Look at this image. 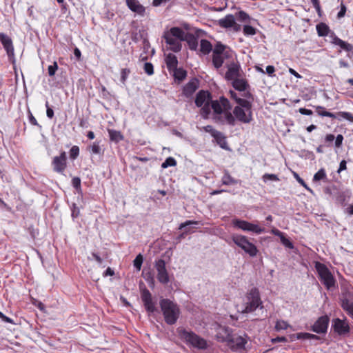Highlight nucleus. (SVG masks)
<instances>
[{"mask_svg": "<svg viewBox=\"0 0 353 353\" xmlns=\"http://www.w3.org/2000/svg\"><path fill=\"white\" fill-rule=\"evenodd\" d=\"M239 105L232 110L229 100L220 97V101L213 104L212 120L221 125L234 126L236 121L242 123H250L252 118V102L250 100H239Z\"/></svg>", "mask_w": 353, "mask_h": 353, "instance_id": "1", "label": "nucleus"}, {"mask_svg": "<svg viewBox=\"0 0 353 353\" xmlns=\"http://www.w3.org/2000/svg\"><path fill=\"white\" fill-rule=\"evenodd\" d=\"M216 338L220 341H226L232 350L240 352L245 350L247 343L243 336L232 334L231 330L227 327H220Z\"/></svg>", "mask_w": 353, "mask_h": 353, "instance_id": "2", "label": "nucleus"}, {"mask_svg": "<svg viewBox=\"0 0 353 353\" xmlns=\"http://www.w3.org/2000/svg\"><path fill=\"white\" fill-rule=\"evenodd\" d=\"M219 99L212 100L211 94L208 91L200 90L196 95L195 104L201 108L200 114L205 119L211 118L212 119L213 104L215 101H219Z\"/></svg>", "mask_w": 353, "mask_h": 353, "instance_id": "3", "label": "nucleus"}, {"mask_svg": "<svg viewBox=\"0 0 353 353\" xmlns=\"http://www.w3.org/2000/svg\"><path fill=\"white\" fill-rule=\"evenodd\" d=\"M179 338L188 345L199 350H206L208 347V342L191 330H188L179 327L176 330Z\"/></svg>", "mask_w": 353, "mask_h": 353, "instance_id": "4", "label": "nucleus"}, {"mask_svg": "<svg viewBox=\"0 0 353 353\" xmlns=\"http://www.w3.org/2000/svg\"><path fill=\"white\" fill-rule=\"evenodd\" d=\"M159 304L165 323L168 325L175 324L181 314L179 305L168 299H161Z\"/></svg>", "mask_w": 353, "mask_h": 353, "instance_id": "5", "label": "nucleus"}, {"mask_svg": "<svg viewBox=\"0 0 353 353\" xmlns=\"http://www.w3.org/2000/svg\"><path fill=\"white\" fill-rule=\"evenodd\" d=\"M183 30L178 27L172 28L169 31L165 32L163 38L172 51L178 52L181 50L182 37Z\"/></svg>", "mask_w": 353, "mask_h": 353, "instance_id": "6", "label": "nucleus"}, {"mask_svg": "<svg viewBox=\"0 0 353 353\" xmlns=\"http://www.w3.org/2000/svg\"><path fill=\"white\" fill-rule=\"evenodd\" d=\"M232 52L221 43H217L212 50V63L214 66L220 68L225 59L232 57Z\"/></svg>", "mask_w": 353, "mask_h": 353, "instance_id": "7", "label": "nucleus"}, {"mask_svg": "<svg viewBox=\"0 0 353 353\" xmlns=\"http://www.w3.org/2000/svg\"><path fill=\"white\" fill-rule=\"evenodd\" d=\"M262 305L259 290L254 288L246 295L242 309L243 313H250Z\"/></svg>", "mask_w": 353, "mask_h": 353, "instance_id": "8", "label": "nucleus"}, {"mask_svg": "<svg viewBox=\"0 0 353 353\" xmlns=\"http://www.w3.org/2000/svg\"><path fill=\"white\" fill-rule=\"evenodd\" d=\"M232 241L250 256H254L258 252L256 247L250 243L245 236L234 234L232 237Z\"/></svg>", "mask_w": 353, "mask_h": 353, "instance_id": "9", "label": "nucleus"}, {"mask_svg": "<svg viewBox=\"0 0 353 353\" xmlns=\"http://www.w3.org/2000/svg\"><path fill=\"white\" fill-rule=\"evenodd\" d=\"M321 281L327 290L335 285V279L327 266H315Z\"/></svg>", "mask_w": 353, "mask_h": 353, "instance_id": "10", "label": "nucleus"}, {"mask_svg": "<svg viewBox=\"0 0 353 353\" xmlns=\"http://www.w3.org/2000/svg\"><path fill=\"white\" fill-rule=\"evenodd\" d=\"M233 223L235 227L245 232H252L257 234L265 232L264 228H262L257 224L250 223L246 221L236 219L234 221Z\"/></svg>", "mask_w": 353, "mask_h": 353, "instance_id": "11", "label": "nucleus"}, {"mask_svg": "<svg viewBox=\"0 0 353 353\" xmlns=\"http://www.w3.org/2000/svg\"><path fill=\"white\" fill-rule=\"evenodd\" d=\"M231 81L232 85L235 90L240 92H243L242 96L244 98L252 99L251 93L248 90V89L250 88L249 83L246 79L244 77V75L233 79Z\"/></svg>", "mask_w": 353, "mask_h": 353, "instance_id": "12", "label": "nucleus"}, {"mask_svg": "<svg viewBox=\"0 0 353 353\" xmlns=\"http://www.w3.org/2000/svg\"><path fill=\"white\" fill-rule=\"evenodd\" d=\"M227 72L225 74V79L228 81H232L241 76H243V72L240 64L236 61H231L226 65Z\"/></svg>", "mask_w": 353, "mask_h": 353, "instance_id": "13", "label": "nucleus"}, {"mask_svg": "<svg viewBox=\"0 0 353 353\" xmlns=\"http://www.w3.org/2000/svg\"><path fill=\"white\" fill-rule=\"evenodd\" d=\"M218 24L223 28H232L234 32H239L241 30V26L236 23L234 17L230 14L220 19Z\"/></svg>", "mask_w": 353, "mask_h": 353, "instance_id": "14", "label": "nucleus"}, {"mask_svg": "<svg viewBox=\"0 0 353 353\" xmlns=\"http://www.w3.org/2000/svg\"><path fill=\"white\" fill-rule=\"evenodd\" d=\"M66 161L65 152H62L59 156L54 157L52 161L53 170L58 173H63L66 168Z\"/></svg>", "mask_w": 353, "mask_h": 353, "instance_id": "15", "label": "nucleus"}, {"mask_svg": "<svg viewBox=\"0 0 353 353\" xmlns=\"http://www.w3.org/2000/svg\"><path fill=\"white\" fill-rule=\"evenodd\" d=\"M330 319L327 316L319 317L312 326L313 332L317 334H323L327 332Z\"/></svg>", "mask_w": 353, "mask_h": 353, "instance_id": "16", "label": "nucleus"}, {"mask_svg": "<svg viewBox=\"0 0 353 353\" xmlns=\"http://www.w3.org/2000/svg\"><path fill=\"white\" fill-rule=\"evenodd\" d=\"M332 327L334 332L340 335L345 334L350 332V327L347 321L339 318L332 321Z\"/></svg>", "mask_w": 353, "mask_h": 353, "instance_id": "17", "label": "nucleus"}, {"mask_svg": "<svg viewBox=\"0 0 353 353\" xmlns=\"http://www.w3.org/2000/svg\"><path fill=\"white\" fill-rule=\"evenodd\" d=\"M141 299L148 312L152 313L155 311L154 303L152 301L151 293L148 290L144 289L141 291Z\"/></svg>", "mask_w": 353, "mask_h": 353, "instance_id": "18", "label": "nucleus"}, {"mask_svg": "<svg viewBox=\"0 0 353 353\" xmlns=\"http://www.w3.org/2000/svg\"><path fill=\"white\" fill-rule=\"evenodd\" d=\"M126 5L133 12L137 13L141 17L145 14V8L141 5L138 0H126Z\"/></svg>", "mask_w": 353, "mask_h": 353, "instance_id": "19", "label": "nucleus"}, {"mask_svg": "<svg viewBox=\"0 0 353 353\" xmlns=\"http://www.w3.org/2000/svg\"><path fill=\"white\" fill-rule=\"evenodd\" d=\"M0 41L6 50L8 57L14 56V48L12 39L6 34L0 33Z\"/></svg>", "mask_w": 353, "mask_h": 353, "instance_id": "20", "label": "nucleus"}, {"mask_svg": "<svg viewBox=\"0 0 353 353\" xmlns=\"http://www.w3.org/2000/svg\"><path fill=\"white\" fill-rule=\"evenodd\" d=\"M157 279L163 283L167 284L171 279L172 276L168 273L165 266H157Z\"/></svg>", "mask_w": 353, "mask_h": 353, "instance_id": "21", "label": "nucleus"}, {"mask_svg": "<svg viewBox=\"0 0 353 353\" xmlns=\"http://www.w3.org/2000/svg\"><path fill=\"white\" fill-rule=\"evenodd\" d=\"M199 87V82L196 79H193L190 81L183 88V94L187 97H191Z\"/></svg>", "mask_w": 353, "mask_h": 353, "instance_id": "22", "label": "nucleus"}, {"mask_svg": "<svg viewBox=\"0 0 353 353\" xmlns=\"http://www.w3.org/2000/svg\"><path fill=\"white\" fill-rule=\"evenodd\" d=\"M182 41H185L188 43L189 48L192 50H196L198 47L197 38L192 34L186 33L183 31V35L182 37Z\"/></svg>", "mask_w": 353, "mask_h": 353, "instance_id": "23", "label": "nucleus"}, {"mask_svg": "<svg viewBox=\"0 0 353 353\" xmlns=\"http://www.w3.org/2000/svg\"><path fill=\"white\" fill-rule=\"evenodd\" d=\"M165 63L168 70L172 72L177 68L178 60L176 57L172 53L168 54L165 57Z\"/></svg>", "mask_w": 353, "mask_h": 353, "instance_id": "24", "label": "nucleus"}, {"mask_svg": "<svg viewBox=\"0 0 353 353\" xmlns=\"http://www.w3.org/2000/svg\"><path fill=\"white\" fill-rule=\"evenodd\" d=\"M332 43L339 46L341 48L347 52H350L353 50V46L352 44L343 41L336 36L334 37Z\"/></svg>", "mask_w": 353, "mask_h": 353, "instance_id": "25", "label": "nucleus"}, {"mask_svg": "<svg viewBox=\"0 0 353 353\" xmlns=\"http://www.w3.org/2000/svg\"><path fill=\"white\" fill-rule=\"evenodd\" d=\"M214 139H215L216 142L217 143L219 146L225 150H229V148L228 146V143L226 141L225 137L223 134L222 132H218L216 135L214 137Z\"/></svg>", "mask_w": 353, "mask_h": 353, "instance_id": "26", "label": "nucleus"}, {"mask_svg": "<svg viewBox=\"0 0 353 353\" xmlns=\"http://www.w3.org/2000/svg\"><path fill=\"white\" fill-rule=\"evenodd\" d=\"M212 50L211 43L206 39H201L200 43V51L203 54H208Z\"/></svg>", "mask_w": 353, "mask_h": 353, "instance_id": "27", "label": "nucleus"}, {"mask_svg": "<svg viewBox=\"0 0 353 353\" xmlns=\"http://www.w3.org/2000/svg\"><path fill=\"white\" fill-rule=\"evenodd\" d=\"M223 185H234L238 183V180L233 178L228 171H225L224 174L221 179Z\"/></svg>", "mask_w": 353, "mask_h": 353, "instance_id": "28", "label": "nucleus"}, {"mask_svg": "<svg viewBox=\"0 0 353 353\" xmlns=\"http://www.w3.org/2000/svg\"><path fill=\"white\" fill-rule=\"evenodd\" d=\"M341 307L350 316L353 317V302L345 299L342 301Z\"/></svg>", "mask_w": 353, "mask_h": 353, "instance_id": "29", "label": "nucleus"}, {"mask_svg": "<svg viewBox=\"0 0 353 353\" xmlns=\"http://www.w3.org/2000/svg\"><path fill=\"white\" fill-rule=\"evenodd\" d=\"M316 31L320 37L327 36L329 33L330 29L329 27L323 23H321L316 25Z\"/></svg>", "mask_w": 353, "mask_h": 353, "instance_id": "30", "label": "nucleus"}, {"mask_svg": "<svg viewBox=\"0 0 353 353\" xmlns=\"http://www.w3.org/2000/svg\"><path fill=\"white\" fill-rule=\"evenodd\" d=\"M172 72H173V75L175 79H177L178 81L183 80L187 75L186 71L182 68H176V69L172 70Z\"/></svg>", "mask_w": 353, "mask_h": 353, "instance_id": "31", "label": "nucleus"}, {"mask_svg": "<svg viewBox=\"0 0 353 353\" xmlns=\"http://www.w3.org/2000/svg\"><path fill=\"white\" fill-rule=\"evenodd\" d=\"M108 133H109L110 139L115 142H119V141L123 140V135L119 131L114 130H109Z\"/></svg>", "mask_w": 353, "mask_h": 353, "instance_id": "32", "label": "nucleus"}, {"mask_svg": "<svg viewBox=\"0 0 353 353\" xmlns=\"http://www.w3.org/2000/svg\"><path fill=\"white\" fill-rule=\"evenodd\" d=\"M316 112H317V114L321 117H330V118H337L338 119V113L336 114H334V113L324 110V108H323L321 106H318L316 108Z\"/></svg>", "mask_w": 353, "mask_h": 353, "instance_id": "33", "label": "nucleus"}, {"mask_svg": "<svg viewBox=\"0 0 353 353\" xmlns=\"http://www.w3.org/2000/svg\"><path fill=\"white\" fill-rule=\"evenodd\" d=\"M243 32L245 36H253L256 33V29L249 25H245Z\"/></svg>", "mask_w": 353, "mask_h": 353, "instance_id": "34", "label": "nucleus"}, {"mask_svg": "<svg viewBox=\"0 0 353 353\" xmlns=\"http://www.w3.org/2000/svg\"><path fill=\"white\" fill-rule=\"evenodd\" d=\"M345 119L353 122V114L348 112H338V119Z\"/></svg>", "mask_w": 353, "mask_h": 353, "instance_id": "35", "label": "nucleus"}, {"mask_svg": "<svg viewBox=\"0 0 353 353\" xmlns=\"http://www.w3.org/2000/svg\"><path fill=\"white\" fill-rule=\"evenodd\" d=\"M176 165V161L173 157H168L165 161L161 164L162 168H167L171 166H175Z\"/></svg>", "mask_w": 353, "mask_h": 353, "instance_id": "36", "label": "nucleus"}, {"mask_svg": "<svg viewBox=\"0 0 353 353\" xmlns=\"http://www.w3.org/2000/svg\"><path fill=\"white\" fill-rule=\"evenodd\" d=\"M90 152L94 154H103L102 149L98 142H94L92 145L90 146Z\"/></svg>", "mask_w": 353, "mask_h": 353, "instance_id": "37", "label": "nucleus"}, {"mask_svg": "<svg viewBox=\"0 0 353 353\" xmlns=\"http://www.w3.org/2000/svg\"><path fill=\"white\" fill-rule=\"evenodd\" d=\"M326 173L323 168L320 169L313 177V181H318L326 179Z\"/></svg>", "mask_w": 353, "mask_h": 353, "instance_id": "38", "label": "nucleus"}, {"mask_svg": "<svg viewBox=\"0 0 353 353\" xmlns=\"http://www.w3.org/2000/svg\"><path fill=\"white\" fill-rule=\"evenodd\" d=\"M130 73V70L128 68H123L121 70L120 81L123 85H125V81Z\"/></svg>", "mask_w": 353, "mask_h": 353, "instance_id": "39", "label": "nucleus"}, {"mask_svg": "<svg viewBox=\"0 0 353 353\" xmlns=\"http://www.w3.org/2000/svg\"><path fill=\"white\" fill-rule=\"evenodd\" d=\"M289 326V324L285 321H277L275 325V329L276 330H286Z\"/></svg>", "mask_w": 353, "mask_h": 353, "instance_id": "40", "label": "nucleus"}, {"mask_svg": "<svg viewBox=\"0 0 353 353\" xmlns=\"http://www.w3.org/2000/svg\"><path fill=\"white\" fill-rule=\"evenodd\" d=\"M79 154V148L77 145H74L70 150V157L72 159H75Z\"/></svg>", "mask_w": 353, "mask_h": 353, "instance_id": "41", "label": "nucleus"}, {"mask_svg": "<svg viewBox=\"0 0 353 353\" xmlns=\"http://www.w3.org/2000/svg\"><path fill=\"white\" fill-rule=\"evenodd\" d=\"M144 71L148 75H152L154 73L153 65L151 63L146 62L144 63Z\"/></svg>", "mask_w": 353, "mask_h": 353, "instance_id": "42", "label": "nucleus"}, {"mask_svg": "<svg viewBox=\"0 0 353 353\" xmlns=\"http://www.w3.org/2000/svg\"><path fill=\"white\" fill-rule=\"evenodd\" d=\"M293 175L294 178L296 179V181L303 185L305 189H307L310 192H312V190L307 185V184L305 183L303 179H302L299 175L296 172H293Z\"/></svg>", "mask_w": 353, "mask_h": 353, "instance_id": "43", "label": "nucleus"}, {"mask_svg": "<svg viewBox=\"0 0 353 353\" xmlns=\"http://www.w3.org/2000/svg\"><path fill=\"white\" fill-rule=\"evenodd\" d=\"M57 69H58L57 63L56 61H54L52 65H49L48 68V74L51 77L54 76L55 74V72L57 70Z\"/></svg>", "mask_w": 353, "mask_h": 353, "instance_id": "44", "label": "nucleus"}, {"mask_svg": "<svg viewBox=\"0 0 353 353\" xmlns=\"http://www.w3.org/2000/svg\"><path fill=\"white\" fill-rule=\"evenodd\" d=\"M263 179L264 181H266L267 180H272V181H279V177L277 175L274 174H265L263 176Z\"/></svg>", "mask_w": 353, "mask_h": 353, "instance_id": "45", "label": "nucleus"}, {"mask_svg": "<svg viewBox=\"0 0 353 353\" xmlns=\"http://www.w3.org/2000/svg\"><path fill=\"white\" fill-rule=\"evenodd\" d=\"M343 139H344V138H343V136L342 134H338L336 136V137L334 139V140H335V143H334L335 147L337 148H341Z\"/></svg>", "mask_w": 353, "mask_h": 353, "instance_id": "46", "label": "nucleus"}, {"mask_svg": "<svg viewBox=\"0 0 353 353\" xmlns=\"http://www.w3.org/2000/svg\"><path fill=\"white\" fill-rule=\"evenodd\" d=\"M205 132H209L212 137H214L216 134L219 132L218 130H215L212 125H208L203 128Z\"/></svg>", "mask_w": 353, "mask_h": 353, "instance_id": "47", "label": "nucleus"}, {"mask_svg": "<svg viewBox=\"0 0 353 353\" xmlns=\"http://www.w3.org/2000/svg\"><path fill=\"white\" fill-rule=\"evenodd\" d=\"M229 93H230V97L232 99H233L237 103L238 105H239V100H249L250 99H247V98L242 99V98L239 97L237 94L233 90H230Z\"/></svg>", "mask_w": 353, "mask_h": 353, "instance_id": "48", "label": "nucleus"}, {"mask_svg": "<svg viewBox=\"0 0 353 353\" xmlns=\"http://www.w3.org/2000/svg\"><path fill=\"white\" fill-rule=\"evenodd\" d=\"M280 239H281L282 243L285 247H287L288 248H293L292 243L288 239H287L285 236H284V235L282 236Z\"/></svg>", "mask_w": 353, "mask_h": 353, "instance_id": "49", "label": "nucleus"}, {"mask_svg": "<svg viewBox=\"0 0 353 353\" xmlns=\"http://www.w3.org/2000/svg\"><path fill=\"white\" fill-rule=\"evenodd\" d=\"M72 184L73 185V187L77 189V190H79L81 188V179L79 177H74L72 179Z\"/></svg>", "mask_w": 353, "mask_h": 353, "instance_id": "50", "label": "nucleus"}, {"mask_svg": "<svg viewBox=\"0 0 353 353\" xmlns=\"http://www.w3.org/2000/svg\"><path fill=\"white\" fill-rule=\"evenodd\" d=\"M239 19L243 21L250 19V16L244 11H239L238 13Z\"/></svg>", "mask_w": 353, "mask_h": 353, "instance_id": "51", "label": "nucleus"}, {"mask_svg": "<svg viewBox=\"0 0 353 353\" xmlns=\"http://www.w3.org/2000/svg\"><path fill=\"white\" fill-rule=\"evenodd\" d=\"M198 222L194 221H186L184 223H181L179 225V229L181 230L187 226L192 225H197Z\"/></svg>", "mask_w": 353, "mask_h": 353, "instance_id": "52", "label": "nucleus"}, {"mask_svg": "<svg viewBox=\"0 0 353 353\" xmlns=\"http://www.w3.org/2000/svg\"><path fill=\"white\" fill-rule=\"evenodd\" d=\"M46 114L47 117L50 119H52L54 117V111L53 110L49 107V103L48 101L46 103Z\"/></svg>", "mask_w": 353, "mask_h": 353, "instance_id": "53", "label": "nucleus"}, {"mask_svg": "<svg viewBox=\"0 0 353 353\" xmlns=\"http://www.w3.org/2000/svg\"><path fill=\"white\" fill-rule=\"evenodd\" d=\"M143 261V257L142 254H139L133 261V265H142Z\"/></svg>", "mask_w": 353, "mask_h": 353, "instance_id": "54", "label": "nucleus"}, {"mask_svg": "<svg viewBox=\"0 0 353 353\" xmlns=\"http://www.w3.org/2000/svg\"><path fill=\"white\" fill-rule=\"evenodd\" d=\"M345 12H346V7L344 4H341V10L337 14V17L339 19L343 17L345 14Z\"/></svg>", "mask_w": 353, "mask_h": 353, "instance_id": "55", "label": "nucleus"}, {"mask_svg": "<svg viewBox=\"0 0 353 353\" xmlns=\"http://www.w3.org/2000/svg\"><path fill=\"white\" fill-rule=\"evenodd\" d=\"M335 139V137L334 134H328L325 136V141L328 144V145H330V143H332L333 142V141Z\"/></svg>", "mask_w": 353, "mask_h": 353, "instance_id": "56", "label": "nucleus"}, {"mask_svg": "<svg viewBox=\"0 0 353 353\" xmlns=\"http://www.w3.org/2000/svg\"><path fill=\"white\" fill-rule=\"evenodd\" d=\"M299 112L301 114H303V115H312V111L311 110L303 108H299Z\"/></svg>", "mask_w": 353, "mask_h": 353, "instance_id": "57", "label": "nucleus"}, {"mask_svg": "<svg viewBox=\"0 0 353 353\" xmlns=\"http://www.w3.org/2000/svg\"><path fill=\"white\" fill-rule=\"evenodd\" d=\"M346 161L345 160H342L341 162H340V164H339V168L338 169V172L340 173L341 172L346 170L347 167H346Z\"/></svg>", "mask_w": 353, "mask_h": 353, "instance_id": "58", "label": "nucleus"}, {"mask_svg": "<svg viewBox=\"0 0 353 353\" xmlns=\"http://www.w3.org/2000/svg\"><path fill=\"white\" fill-rule=\"evenodd\" d=\"M274 72H275V68L273 65H268L266 67V73L269 76H272Z\"/></svg>", "mask_w": 353, "mask_h": 353, "instance_id": "59", "label": "nucleus"}, {"mask_svg": "<svg viewBox=\"0 0 353 353\" xmlns=\"http://www.w3.org/2000/svg\"><path fill=\"white\" fill-rule=\"evenodd\" d=\"M169 0H154L152 2V5L155 7L159 6L163 3H165L168 1Z\"/></svg>", "mask_w": 353, "mask_h": 353, "instance_id": "60", "label": "nucleus"}, {"mask_svg": "<svg viewBox=\"0 0 353 353\" xmlns=\"http://www.w3.org/2000/svg\"><path fill=\"white\" fill-rule=\"evenodd\" d=\"M114 274V271L110 268H108L104 272H103V276H112Z\"/></svg>", "mask_w": 353, "mask_h": 353, "instance_id": "61", "label": "nucleus"}, {"mask_svg": "<svg viewBox=\"0 0 353 353\" xmlns=\"http://www.w3.org/2000/svg\"><path fill=\"white\" fill-rule=\"evenodd\" d=\"M271 232L276 235V236H279L280 238L283 236V232H281L280 230H279L278 229H276V228H274L272 230Z\"/></svg>", "mask_w": 353, "mask_h": 353, "instance_id": "62", "label": "nucleus"}, {"mask_svg": "<svg viewBox=\"0 0 353 353\" xmlns=\"http://www.w3.org/2000/svg\"><path fill=\"white\" fill-rule=\"evenodd\" d=\"M29 120H30V122L31 124H32L34 125H39V124L37 121V119L34 118V117L32 114H30L29 116Z\"/></svg>", "mask_w": 353, "mask_h": 353, "instance_id": "63", "label": "nucleus"}, {"mask_svg": "<svg viewBox=\"0 0 353 353\" xmlns=\"http://www.w3.org/2000/svg\"><path fill=\"white\" fill-rule=\"evenodd\" d=\"M345 212L350 215H353V203L346 208Z\"/></svg>", "mask_w": 353, "mask_h": 353, "instance_id": "64", "label": "nucleus"}]
</instances>
